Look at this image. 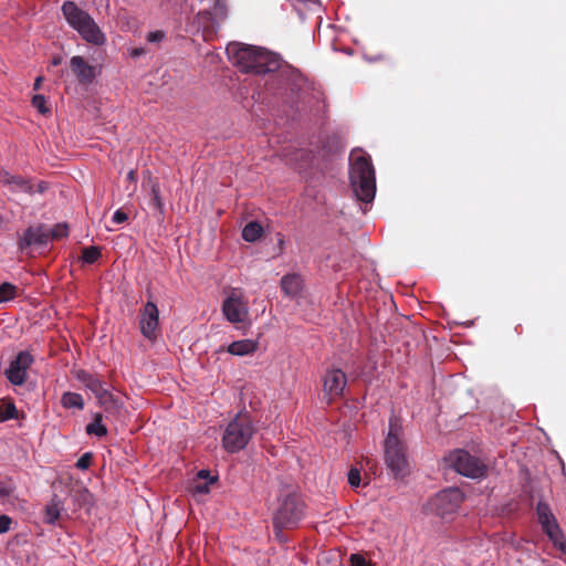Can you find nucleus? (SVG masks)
Instances as JSON below:
<instances>
[{"mask_svg": "<svg viewBox=\"0 0 566 566\" xmlns=\"http://www.w3.org/2000/svg\"><path fill=\"white\" fill-rule=\"evenodd\" d=\"M227 54L244 73L265 74L280 67V61L274 54L252 45L230 43L227 46Z\"/></svg>", "mask_w": 566, "mask_h": 566, "instance_id": "obj_1", "label": "nucleus"}, {"mask_svg": "<svg viewBox=\"0 0 566 566\" xmlns=\"http://www.w3.org/2000/svg\"><path fill=\"white\" fill-rule=\"evenodd\" d=\"M402 434L401 420L391 416L389 430L384 442V453L386 467L395 479H403L410 472Z\"/></svg>", "mask_w": 566, "mask_h": 566, "instance_id": "obj_2", "label": "nucleus"}, {"mask_svg": "<svg viewBox=\"0 0 566 566\" xmlns=\"http://www.w3.org/2000/svg\"><path fill=\"white\" fill-rule=\"evenodd\" d=\"M277 503L273 515V527L276 538L283 542L285 538L282 531L297 527L304 518L305 503L297 492L287 488L280 491Z\"/></svg>", "mask_w": 566, "mask_h": 566, "instance_id": "obj_3", "label": "nucleus"}, {"mask_svg": "<svg viewBox=\"0 0 566 566\" xmlns=\"http://www.w3.org/2000/svg\"><path fill=\"white\" fill-rule=\"evenodd\" d=\"M349 180L358 200L370 202L376 193V176L370 157L363 150L350 154Z\"/></svg>", "mask_w": 566, "mask_h": 566, "instance_id": "obj_4", "label": "nucleus"}, {"mask_svg": "<svg viewBox=\"0 0 566 566\" xmlns=\"http://www.w3.org/2000/svg\"><path fill=\"white\" fill-rule=\"evenodd\" d=\"M62 12L67 23L76 30L80 35L88 43L102 45L105 42V35L94 19L84 10L76 6V2H63Z\"/></svg>", "mask_w": 566, "mask_h": 566, "instance_id": "obj_5", "label": "nucleus"}, {"mask_svg": "<svg viewBox=\"0 0 566 566\" xmlns=\"http://www.w3.org/2000/svg\"><path fill=\"white\" fill-rule=\"evenodd\" d=\"M255 432L253 421L248 412H239L226 427L222 446L226 451L235 453L244 449Z\"/></svg>", "mask_w": 566, "mask_h": 566, "instance_id": "obj_6", "label": "nucleus"}, {"mask_svg": "<svg viewBox=\"0 0 566 566\" xmlns=\"http://www.w3.org/2000/svg\"><path fill=\"white\" fill-rule=\"evenodd\" d=\"M463 500L464 495L458 488H450L432 496L424 510L427 513L446 518L457 512Z\"/></svg>", "mask_w": 566, "mask_h": 566, "instance_id": "obj_7", "label": "nucleus"}, {"mask_svg": "<svg viewBox=\"0 0 566 566\" xmlns=\"http://www.w3.org/2000/svg\"><path fill=\"white\" fill-rule=\"evenodd\" d=\"M538 523L553 545L566 556V539L559 524L546 502L539 501L536 505Z\"/></svg>", "mask_w": 566, "mask_h": 566, "instance_id": "obj_8", "label": "nucleus"}, {"mask_svg": "<svg viewBox=\"0 0 566 566\" xmlns=\"http://www.w3.org/2000/svg\"><path fill=\"white\" fill-rule=\"evenodd\" d=\"M450 462L458 473L471 479L484 478L488 472L484 462L463 450L453 452L450 455Z\"/></svg>", "mask_w": 566, "mask_h": 566, "instance_id": "obj_9", "label": "nucleus"}, {"mask_svg": "<svg viewBox=\"0 0 566 566\" xmlns=\"http://www.w3.org/2000/svg\"><path fill=\"white\" fill-rule=\"evenodd\" d=\"M151 298V295H149ZM139 328L143 336L149 340H154L159 332V311L157 305L151 301L144 305L139 314Z\"/></svg>", "mask_w": 566, "mask_h": 566, "instance_id": "obj_10", "label": "nucleus"}, {"mask_svg": "<svg viewBox=\"0 0 566 566\" xmlns=\"http://www.w3.org/2000/svg\"><path fill=\"white\" fill-rule=\"evenodd\" d=\"M33 363L34 357L30 352L23 350L18 353L10 363L9 368L4 371L7 379L14 386L23 385L27 381V371Z\"/></svg>", "mask_w": 566, "mask_h": 566, "instance_id": "obj_11", "label": "nucleus"}, {"mask_svg": "<svg viewBox=\"0 0 566 566\" xmlns=\"http://www.w3.org/2000/svg\"><path fill=\"white\" fill-rule=\"evenodd\" d=\"M347 385L346 374L339 368L327 369L323 377L324 397L327 402L342 397Z\"/></svg>", "mask_w": 566, "mask_h": 566, "instance_id": "obj_12", "label": "nucleus"}, {"mask_svg": "<svg viewBox=\"0 0 566 566\" xmlns=\"http://www.w3.org/2000/svg\"><path fill=\"white\" fill-rule=\"evenodd\" d=\"M222 313L226 318L232 324L245 322L249 311L242 296L232 292L222 304Z\"/></svg>", "mask_w": 566, "mask_h": 566, "instance_id": "obj_13", "label": "nucleus"}, {"mask_svg": "<svg viewBox=\"0 0 566 566\" xmlns=\"http://www.w3.org/2000/svg\"><path fill=\"white\" fill-rule=\"evenodd\" d=\"M51 241L49 229L45 226L29 227L19 240L20 250L31 245H43Z\"/></svg>", "mask_w": 566, "mask_h": 566, "instance_id": "obj_14", "label": "nucleus"}, {"mask_svg": "<svg viewBox=\"0 0 566 566\" xmlns=\"http://www.w3.org/2000/svg\"><path fill=\"white\" fill-rule=\"evenodd\" d=\"M70 66L78 83L84 85L93 83L96 76L95 67L88 64L83 56H73L70 61Z\"/></svg>", "mask_w": 566, "mask_h": 566, "instance_id": "obj_15", "label": "nucleus"}, {"mask_svg": "<svg viewBox=\"0 0 566 566\" xmlns=\"http://www.w3.org/2000/svg\"><path fill=\"white\" fill-rule=\"evenodd\" d=\"M227 12L226 2H214L211 10L199 12L198 17L202 20L205 29L216 30L219 23L226 19Z\"/></svg>", "mask_w": 566, "mask_h": 566, "instance_id": "obj_16", "label": "nucleus"}, {"mask_svg": "<svg viewBox=\"0 0 566 566\" xmlns=\"http://www.w3.org/2000/svg\"><path fill=\"white\" fill-rule=\"evenodd\" d=\"M147 174L148 178L147 181L144 182V187L149 189V206L159 217H163L165 214V203L160 195L159 182L150 176L149 171H147Z\"/></svg>", "mask_w": 566, "mask_h": 566, "instance_id": "obj_17", "label": "nucleus"}, {"mask_svg": "<svg viewBox=\"0 0 566 566\" xmlns=\"http://www.w3.org/2000/svg\"><path fill=\"white\" fill-rule=\"evenodd\" d=\"M76 378L88 389L91 390L96 399L105 392L108 388L106 382L102 380L97 375L90 374L85 370H81L77 373Z\"/></svg>", "mask_w": 566, "mask_h": 566, "instance_id": "obj_18", "label": "nucleus"}, {"mask_svg": "<svg viewBox=\"0 0 566 566\" xmlns=\"http://www.w3.org/2000/svg\"><path fill=\"white\" fill-rule=\"evenodd\" d=\"M0 181L14 192H32V186L28 179L22 176L11 175L8 171L0 174Z\"/></svg>", "mask_w": 566, "mask_h": 566, "instance_id": "obj_19", "label": "nucleus"}, {"mask_svg": "<svg viewBox=\"0 0 566 566\" xmlns=\"http://www.w3.org/2000/svg\"><path fill=\"white\" fill-rule=\"evenodd\" d=\"M303 286V281L297 274H286L281 280V289L285 295L295 297Z\"/></svg>", "mask_w": 566, "mask_h": 566, "instance_id": "obj_20", "label": "nucleus"}, {"mask_svg": "<svg viewBox=\"0 0 566 566\" xmlns=\"http://www.w3.org/2000/svg\"><path fill=\"white\" fill-rule=\"evenodd\" d=\"M97 401L105 412L109 415H118L123 408L120 399L115 397L108 389L97 398Z\"/></svg>", "mask_w": 566, "mask_h": 566, "instance_id": "obj_21", "label": "nucleus"}, {"mask_svg": "<svg viewBox=\"0 0 566 566\" xmlns=\"http://www.w3.org/2000/svg\"><path fill=\"white\" fill-rule=\"evenodd\" d=\"M258 349V343L252 339H241L228 346V353L235 356L253 354Z\"/></svg>", "mask_w": 566, "mask_h": 566, "instance_id": "obj_22", "label": "nucleus"}, {"mask_svg": "<svg viewBox=\"0 0 566 566\" xmlns=\"http://www.w3.org/2000/svg\"><path fill=\"white\" fill-rule=\"evenodd\" d=\"M18 416V409L11 399H0V422L17 419Z\"/></svg>", "mask_w": 566, "mask_h": 566, "instance_id": "obj_23", "label": "nucleus"}, {"mask_svg": "<svg viewBox=\"0 0 566 566\" xmlns=\"http://www.w3.org/2000/svg\"><path fill=\"white\" fill-rule=\"evenodd\" d=\"M61 403L67 409L75 408L82 410L84 408L83 397L80 394L72 391H67L62 395Z\"/></svg>", "mask_w": 566, "mask_h": 566, "instance_id": "obj_24", "label": "nucleus"}, {"mask_svg": "<svg viewBox=\"0 0 566 566\" xmlns=\"http://www.w3.org/2000/svg\"><path fill=\"white\" fill-rule=\"evenodd\" d=\"M263 233L262 227L256 221H251L242 230V238L247 242H254L261 238Z\"/></svg>", "mask_w": 566, "mask_h": 566, "instance_id": "obj_25", "label": "nucleus"}, {"mask_svg": "<svg viewBox=\"0 0 566 566\" xmlns=\"http://www.w3.org/2000/svg\"><path fill=\"white\" fill-rule=\"evenodd\" d=\"M102 420V413H95L93 421L86 426V433L91 436L105 437L107 434V428L103 424Z\"/></svg>", "mask_w": 566, "mask_h": 566, "instance_id": "obj_26", "label": "nucleus"}, {"mask_svg": "<svg viewBox=\"0 0 566 566\" xmlns=\"http://www.w3.org/2000/svg\"><path fill=\"white\" fill-rule=\"evenodd\" d=\"M61 510L56 503L48 504L43 512V522L49 525H54L60 518Z\"/></svg>", "mask_w": 566, "mask_h": 566, "instance_id": "obj_27", "label": "nucleus"}, {"mask_svg": "<svg viewBox=\"0 0 566 566\" xmlns=\"http://www.w3.org/2000/svg\"><path fill=\"white\" fill-rule=\"evenodd\" d=\"M102 256L101 249L98 247H87L82 251V260L87 264L95 263Z\"/></svg>", "mask_w": 566, "mask_h": 566, "instance_id": "obj_28", "label": "nucleus"}, {"mask_svg": "<svg viewBox=\"0 0 566 566\" xmlns=\"http://www.w3.org/2000/svg\"><path fill=\"white\" fill-rule=\"evenodd\" d=\"M15 295H17V286L15 285H13L9 282H4V283L0 284V303L11 301L15 297Z\"/></svg>", "mask_w": 566, "mask_h": 566, "instance_id": "obj_29", "label": "nucleus"}, {"mask_svg": "<svg viewBox=\"0 0 566 566\" xmlns=\"http://www.w3.org/2000/svg\"><path fill=\"white\" fill-rule=\"evenodd\" d=\"M32 106L38 109L42 115L51 113V108L48 106V102L44 95L36 94L32 97Z\"/></svg>", "mask_w": 566, "mask_h": 566, "instance_id": "obj_30", "label": "nucleus"}, {"mask_svg": "<svg viewBox=\"0 0 566 566\" xmlns=\"http://www.w3.org/2000/svg\"><path fill=\"white\" fill-rule=\"evenodd\" d=\"M51 240H60L69 235V227L66 223H57L49 229Z\"/></svg>", "mask_w": 566, "mask_h": 566, "instance_id": "obj_31", "label": "nucleus"}, {"mask_svg": "<svg viewBox=\"0 0 566 566\" xmlns=\"http://www.w3.org/2000/svg\"><path fill=\"white\" fill-rule=\"evenodd\" d=\"M217 481V478H210L209 481L197 480L192 486L193 493L207 494L209 493V485Z\"/></svg>", "mask_w": 566, "mask_h": 566, "instance_id": "obj_32", "label": "nucleus"}, {"mask_svg": "<svg viewBox=\"0 0 566 566\" xmlns=\"http://www.w3.org/2000/svg\"><path fill=\"white\" fill-rule=\"evenodd\" d=\"M360 471L356 468H352L348 472V483L353 488H358L360 485Z\"/></svg>", "mask_w": 566, "mask_h": 566, "instance_id": "obj_33", "label": "nucleus"}, {"mask_svg": "<svg viewBox=\"0 0 566 566\" xmlns=\"http://www.w3.org/2000/svg\"><path fill=\"white\" fill-rule=\"evenodd\" d=\"M92 454L90 452L84 453L76 462V468L80 470H86L91 467Z\"/></svg>", "mask_w": 566, "mask_h": 566, "instance_id": "obj_34", "label": "nucleus"}, {"mask_svg": "<svg viewBox=\"0 0 566 566\" xmlns=\"http://www.w3.org/2000/svg\"><path fill=\"white\" fill-rule=\"evenodd\" d=\"M146 39L150 43H159L165 39V32L160 30L151 31L147 34Z\"/></svg>", "mask_w": 566, "mask_h": 566, "instance_id": "obj_35", "label": "nucleus"}, {"mask_svg": "<svg viewBox=\"0 0 566 566\" xmlns=\"http://www.w3.org/2000/svg\"><path fill=\"white\" fill-rule=\"evenodd\" d=\"M12 518L8 515H0V534H4L10 531Z\"/></svg>", "mask_w": 566, "mask_h": 566, "instance_id": "obj_36", "label": "nucleus"}, {"mask_svg": "<svg viewBox=\"0 0 566 566\" xmlns=\"http://www.w3.org/2000/svg\"><path fill=\"white\" fill-rule=\"evenodd\" d=\"M350 566H370L366 558L359 554L350 556Z\"/></svg>", "mask_w": 566, "mask_h": 566, "instance_id": "obj_37", "label": "nucleus"}, {"mask_svg": "<svg viewBox=\"0 0 566 566\" xmlns=\"http://www.w3.org/2000/svg\"><path fill=\"white\" fill-rule=\"evenodd\" d=\"M127 219V213L124 212L122 209L116 210L113 214V221L117 224L125 222Z\"/></svg>", "mask_w": 566, "mask_h": 566, "instance_id": "obj_38", "label": "nucleus"}, {"mask_svg": "<svg viewBox=\"0 0 566 566\" xmlns=\"http://www.w3.org/2000/svg\"><path fill=\"white\" fill-rule=\"evenodd\" d=\"M11 489L6 483L0 481V497H7L11 494Z\"/></svg>", "mask_w": 566, "mask_h": 566, "instance_id": "obj_39", "label": "nucleus"}, {"mask_svg": "<svg viewBox=\"0 0 566 566\" xmlns=\"http://www.w3.org/2000/svg\"><path fill=\"white\" fill-rule=\"evenodd\" d=\"M199 480L206 481L208 478L210 479V472L207 470H200L197 474Z\"/></svg>", "mask_w": 566, "mask_h": 566, "instance_id": "obj_40", "label": "nucleus"}, {"mask_svg": "<svg viewBox=\"0 0 566 566\" xmlns=\"http://www.w3.org/2000/svg\"><path fill=\"white\" fill-rule=\"evenodd\" d=\"M127 180L132 181V182H136L137 180V174L135 170H129L128 174H127Z\"/></svg>", "mask_w": 566, "mask_h": 566, "instance_id": "obj_41", "label": "nucleus"}, {"mask_svg": "<svg viewBox=\"0 0 566 566\" xmlns=\"http://www.w3.org/2000/svg\"><path fill=\"white\" fill-rule=\"evenodd\" d=\"M62 62H63L62 55H55V56H53L51 64L53 66H57V65L62 64Z\"/></svg>", "mask_w": 566, "mask_h": 566, "instance_id": "obj_42", "label": "nucleus"}, {"mask_svg": "<svg viewBox=\"0 0 566 566\" xmlns=\"http://www.w3.org/2000/svg\"><path fill=\"white\" fill-rule=\"evenodd\" d=\"M43 76H38L34 81V84H33V88L35 91L40 90L41 88V85H42V82H43Z\"/></svg>", "mask_w": 566, "mask_h": 566, "instance_id": "obj_43", "label": "nucleus"}, {"mask_svg": "<svg viewBox=\"0 0 566 566\" xmlns=\"http://www.w3.org/2000/svg\"><path fill=\"white\" fill-rule=\"evenodd\" d=\"M144 53V49H135L133 52H132V55L133 56H139Z\"/></svg>", "mask_w": 566, "mask_h": 566, "instance_id": "obj_44", "label": "nucleus"}]
</instances>
